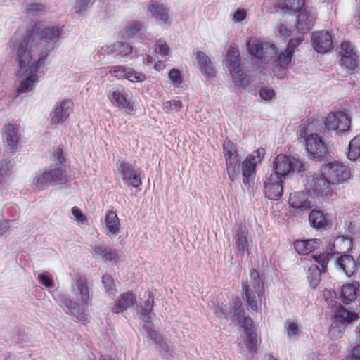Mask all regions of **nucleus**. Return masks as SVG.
<instances>
[{"mask_svg":"<svg viewBox=\"0 0 360 360\" xmlns=\"http://www.w3.org/2000/svg\"><path fill=\"white\" fill-rule=\"evenodd\" d=\"M60 34L58 27L40 25L24 38L17 53L20 78L18 94L32 91L35 86L38 82L37 70L44 65V60L53 49V41Z\"/></svg>","mask_w":360,"mask_h":360,"instance_id":"nucleus-1","label":"nucleus"},{"mask_svg":"<svg viewBox=\"0 0 360 360\" xmlns=\"http://www.w3.org/2000/svg\"><path fill=\"white\" fill-rule=\"evenodd\" d=\"M77 290L79 292V303L74 302L64 295H60L58 297V301L60 306L66 308L65 311L75 316L79 321H85L86 315L87 305L91 302L89 295V289L87 285L86 279L79 276L76 283Z\"/></svg>","mask_w":360,"mask_h":360,"instance_id":"nucleus-2","label":"nucleus"},{"mask_svg":"<svg viewBox=\"0 0 360 360\" xmlns=\"http://www.w3.org/2000/svg\"><path fill=\"white\" fill-rule=\"evenodd\" d=\"M153 303L154 300L150 293L148 294V297L143 306L137 304V297L134 292L127 291L122 293L119 299L115 302L112 312L114 314L123 312L136 305L135 311L139 319L146 323H150V314L153 311Z\"/></svg>","mask_w":360,"mask_h":360,"instance_id":"nucleus-3","label":"nucleus"},{"mask_svg":"<svg viewBox=\"0 0 360 360\" xmlns=\"http://www.w3.org/2000/svg\"><path fill=\"white\" fill-rule=\"evenodd\" d=\"M264 293L262 280L259 272L252 269L250 271V279L242 283L241 295L246 308L251 312H257L258 304L261 303V297Z\"/></svg>","mask_w":360,"mask_h":360,"instance_id":"nucleus-4","label":"nucleus"},{"mask_svg":"<svg viewBox=\"0 0 360 360\" xmlns=\"http://www.w3.org/2000/svg\"><path fill=\"white\" fill-rule=\"evenodd\" d=\"M314 131V124L312 122L307 120L299 125V135L304 139L309 155L319 160L326 155L328 149L322 139Z\"/></svg>","mask_w":360,"mask_h":360,"instance_id":"nucleus-5","label":"nucleus"},{"mask_svg":"<svg viewBox=\"0 0 360 360\" xmlns=\"http://www.w3.org/2000/svg\"><path fill=\"white\" fill-rule=\"evenodd\" d=\"M232 319L233 321H236L244 330L243 342L248 352L255 354L261 340L257 339L253 320L249 316H245V312L241 308L240 302L238 303V305L236 304L232 312Z\"/></svg>","mask_w":360,"mask_h":360,"instance_id":"nucleus-6","label":"nucleus"},{"mask_svg":"<svg viewBox=\"0 0 360 360\" xmlns=\"http://www.w3.org/2000/svg\"><path fill=\"white\" fill-rule=\"evenodd\" d=\"M305 188L310 196L323 200L331 198L334 194L330 182L322 172H315L307 176Z\"/></svg>","mask_w":360,"mask_h":360,"instance_id":"nucleus-7","label":"nucleus"},{"mask_svg":"<svg viewBox=\"0 0 360 360\" xmlns=\"http://www.w3.org/2000/svg\"><path fill=\"white\" fill-rule=\"evenodd\" d=\"M226 60H229V70L232 75L234 84L242 88H246L250 84L251 77L245 73L240 65L241 58L239 51L236 47H230L226 51Z\"/></svg>","mask_w":360,"mask_h":360,"instance_id":"nucleus-8","label":"nucleus"},{"mask_svg":"<svg viewBox=\"0 0 360 360\" xmlns=\"http://www.w3.org/2000/svg\"><path fill=\"white\" fill-rule=\"evenodd\" d=\"M304 170V164L302 161L290 155L280 154L274 158L272 174L285 179L295 172L300 173Z\"/></svg>","mask_w":360,"mask_h":360,"instance_id":"nucleus-9","label":"nucleus"},{"mask_svg":"<svg viewBox=\"0 0 360 360\" xmlns=\"http://www.w3.org/2000/svg\"><path fill=\"white\" fill-rule=\"evenodd\" d=\"M304 4L305 0H279L277 7L288 14L296 15L297 27L300 24L304 22L305 27L302 26L301 30H308L311 28V21Z\"/></svg>","mask_w":360,"mask_h":360,"instance_id":"nucleus-10","label":"nucleus"},{"mask_svg":"<svg viewBox=\"0 0 360 360\" xmlns=\"http://www.w3.org/2000/svg\"><path fill=\"white\" fill-rule=\"evenodd\" d=\"M323 170L331 185L342 184L351 177L349 167L338 160L326 164Z\"/></svg>","mask_w":360,"mask_h":360,"instance_id":"nucleus-11","label":"nucleus"},{"mask_svg":"<svg viewBox=\"0 0 360 360\" xmlns=\"http://www.w3.org/2000/svg\"><path fill=\"white\" fill-rule=\"evenodd\" d=\"M324 124L330 131L343 133L350 130L352 117L345 110L328 112L324 118Z\"/></svg>","mask_w":360,"mask_h":360,"instance_id":"nucleus-12","label":"nucleus"},{"mask_svg":"<svg viewBox=\"0 0 360 360\" xmlns=\"http://www.w3.org/2000/svg\"><path fill=\"white\" fill-rule=\"evenodd\" d=\"M248 52L255 58L269 61L274 58L277 54L275 45L264 43L256 38H251L247 43Z\"/></svg>","mask_w":360,"mask_h":360,"instance_id":"nucleus-13","label":"nucleus"},{"mask_svg":"<svg viewBox=\"0 0 360 360\" xmlns=\"http://www.w3.org/2000/svg\"><path fill=\"white\" fill-rule=\"evenodd\" d=\"M226 170L231 181L240 176V158L235 144L226 141Z\"/></svg>","mask_w":360,"mask_h":360,"instance_id":"nucleus-14","label":"nucleus"},{"mask_svg":"<svg viewBox=\"0 0 360 360\" xmlns=\"http://www.w3.org/2000/svg\"><path fill=\"white\" fill-rule=\"evenodd\" d=\"M151 323V322L146 323L143 326V329L157 345L156 348L162 355L167 358L172 356L174 350L173 347L169 345L168 340L165 338L161 333L153 330L150 326Z\"/></svg>","mask_w":360,"mask_h":360,"instance_id":"nucleus-15","label":"nucleus"},{"mask_svg":"<svg viewBox=\"0 0 360 360\" xmlns=\"http://www.w3.org/2000/svg\"><path fill=\"white\" fill-rule=\"evenodd\" d=\"M264 193L269 200L279 199L283 194V179L276 174H271L264 183Z\"/></svg>","mask_w":360,"mask_h":360,"instance_id":"nucleus-16","label":"nucleus"},{"mask_svg":"<svg viewBox=\"0 0 360 360\" xmlns=\"http://www.w3.org/2000/svg\"><path fill=\"white\" fill-rule=\"evenodd\" d=\"M311 42L314 50L319 53H326L333 47L332 35L329 32L320 30L313 32Z\"/></svg>","mask_w":360,"mask_h":360,"instance_id":"nucleus-17","label":"nucleus"},{"mask_svg":"<svg viewBox=\"0 0 360 360\" xmlns=\"http://www.w3.org/2000/svg\"><path fill=\"white\" fill-rule=\"evenodd\" d=\"M240 167L243 182L246 186L250 187L254 184L257 172V160L255 156L248 155L242 162Z\"/></svg>","mask_w":360,"mask_h":360,"instance_id":"nucleus-18","label":"nucleus"},{"mask_svg":"<svg viewBox=\"0 0 360 360\" xmlns=\"http://www.w3.org/2000/svg\"><path fill=\"white\" fill-rule=\"evenodd\" d=\"M289 205L294 213L302 214L311 208V202L307 193L303 191L294 192L290 195Z\"/></svg>","mask_w":360,"mask_h":360,"instance_id":"nucleus-19","label":"nucleus"},{"mask_svg":"<svg viewBox=\"0 0 360 360\" xmlns=\"http://www.w3.org/2000/svg\"><path fill=\"white\" fill-rule=\"evenodd\" d=\"M117 170L122 174V179L129 185L138 188L141 184L140 172L135 169L132 165L122 162Z\"/></svg>","mask_w":360,"mask_h":360,"instance_id":"nucleus-20","label":"nucleus"},{"mask_svg":"<svg viewBox=\"0 0 360 360\" xmlns=\"http://www.w3.org/2000/svg\"><path fill=\"white\" fill-rule=\"evenodd\" d=\"M72 102L66 99L56 105L51 113V123L58 124L65 122L72 110Z\"/></svg>","mask_w":360,"mask_h":360,"instance_id":"nucleus-21","label":"nucleus"},{"mask_svg":"<svg viewBox=\"0 0 360 360\" xmlns=\"http://www.w3.org/2000/svg\"><path fill=\"white\" fill-rule=\"evenodd\" d=\"M359 316L357 313L346 309L341 304L335 307L332 317L333 323L341 326H347L358 321Z\"/></svg>","mask_w":360,"mask_h":360,"instance_id":"nucleus-22","label":"nucleus"},{"mask_svg":"<svg viewBox=\"0 0 360 360\" xmlns=\"http://www.w3.org/2000/svg\"><path fill=\"white\" fill-rule=\"evenodd\" d=\"M104 232L110 238L117 236L121 229V224L117 214L112 210L107 212L105 217Z\"/></svg>","mask_w":360,"mask_h":360,"instance_id":"nucleus-23","label":"nucleus"},{"mask_svg":"<svg viewBox=\"0 0 360 360\" xmlns=\"http://www.w3.org/2000/svg\"><path fill=\"white\" fill-rule=\"evenodd\" d=\"M20 130L18 127L12 124H7L4 128L3 135L6 146L12 150H16L20 139Z\"/></svg>","mask_w":360,"mask_h":360,"instance_id":"nucleus-24","label":"nucleus"},{"mask_svg":"<svg viewBox=\"0 0 360 360\" xmlns=\"http://www.w3.org/2000/svg\"><path fill=\"white\" fill-rule=\"evenodd\" d=\"M94 256L104 262H112L116 264L120 259V253L118 250L106 246L98 245L93 249Z\"/></svg>","mask_w":360,"mask_h":360,"instance_id":"nucleus-25","label":"nucleus"},{"mask_svg":"<svg viewBox=\"0 0 360 360\" xmlns=\"http://www.w3.org/2000/svg\"><path fill=\"white\" fill-rule=\"evenodd\" d=\"M330 250L333 254L346 255L352 248V241L347 237L338 236L332 242L330 241Z\"/></svg>","mask_w":360,"mask_h":360,"instance_id":"nucleus-26","label":"nucleus"},{"mask_svg":"<svg viewBox=\"0 0 360 360\" xmlns=\"http://www.w3.org/2000/svg\"><path fill=\"white\" fill-rule=\"evenodd\" d=\"M321 241L319 239L297 240L294 242V248L300 255H307L319 248Z\"/></svg>","mask_w":360,"mask_h":360,"instance_id":"nucleus-27","label":"nucleus"},{"mask_svg":"<svg viewBox=\"0 0 360 360\" xmlns=\"http://www.w3.org/2000/svg\"><path fill=\"white\" fill-rule=\"evenodd\" d=\"M336 264L348 277L353 276L357 269L355 260L349 255H342L337 259Z\"/></svg>","mask_w":360,"mask_h":360,"instance_id":"nucleus-28","label":"nucleus"},{"mask_svg":"<svg viewBox=\"0 0 360 360\" xmlns=\"http://www.w3.org/2000/svg\"><path fill=\"white\" fill-rule=\"evenodd\" d=\"M105 51L108 55L115 56H125L130 54L132 51V46L127 42H115L110 46H107Z\"/></svg>","mask_w":360,"mask_h":360,"instance_id":"nucleus-29","label":"nucleus"},{"mask_svg":"<svg viewBox=\"0 0 360 360\" xmlns=\"http://www.w3.org/2000/svg\"><path fill=\"white\" fill-rule=\"evenodd\" d=\"M196 59L200 69L204 72L207 77H210L214 76L215 70L210 58L207 54H205V53L203 51H197Z\"/></svg>","mask_w":360,"mask_h":360,"instance_id":"nucleus-30","label":"nucleus"},{"mask_svg":"<svg viewBox=\"0 0 360 360\" xmlns=\"http://www.w3.org/2000/svg\"><path fill=\"white\" fill-rule=\"evenodd\" d=\"M309 221L314 228H326L330 225L331 222L321 210H313L309 215Z\"/></svg>","mask_w":360,"mask_h":360,"instance_id":"nucleus-31","label":"nucleus"},{"mask_svg":"<svg viewBox=\"0 0 360 360\" xmlns=\"http://www.w3.org/2000/svg\"><path fill=\"white\" fill-rule=\"evenodd\" d=\"M32 184L39 190L53 186V179H51L49 170L37 172L32 179Z\"/></svg>","mask_w":360,"mask_h":360,"instance_id":"nucleus-32","label":"nucleus"},{"mask_svg":"<svg viewBox=\"0 0 360 360\" xmlns=\"http://www.w3.org/2000/svg\"><path fill=\"white\" fill-rule=\"evenodd\" d=\"M358 286L354 284H346L340 291V299L345 304H349L356 299Z\"/></svg>","mask_w":360,"mask_h":360,"instance_id":"nucleus-33","label":"nucleus"},{"mask_svg":"<svg viewBox=\"0 0 360 360\" xmlns=\"http://www.w3.org/2000/svg\"><path fill=\"white\" fill-rule=\"evenodd\" d=\"M108 98L110 102L115 105L129 111L133 110L132 105L127 101L125 96L118 91H109Z\"/></svg>","mask_w":360,"mask_h":360,"instance_id":"nucleus-34","label":"nucleus"},{"mask_svg":"<svg viewBox=\"0 0 360 360\" xmlns=\"http://www.w3.org/2000/svg\"><path fill=\"white\" fill-rule=\"evenodd\" d=\"M148 11L159 24H165L168 20V11L162 5L152 4Z\"/></svg>","mask_w":360,"mask_h":360,"instance_id":"nucleus-35","label":"nucleus"},{"mask_svg":"<svg viewBox=\"0 0 360 360\" xmlns=\"http://www.w3.org/2000/svg\"><path fill=\"white\" fill-rule=\"evenodd\" d=\"M347 158L354 161L360 158V135L354 136L348 146Z\"/></svg>","mask_w":360,"mask_h":360,"instance_id":"nucleus-36","label":"nucleus"},{"mask_svg":"<svg viewBox=\"0 0 360 360\" xmlns=\"http://www.w3.org/2000/svg\"><path fill=\"white\" fill-rule=\"evenodd\" d=\"M317 265H311L308 269L307 279L311 288H315L321 281V276L323 272Z\"/></svg>","mask_w":360,"mask_h":360,"instance_id":"nucleus-37","label":"nucleus"},{"mask_svg":"<svg viewBox=\"0 0 360 360\" xmlns=\"http://www.w3.org/2000/svg\"><path fill=\"white\" fill-rule=\"evenodd\" d=\"M155 52L158 58L167 60L172 54L170 48L167 41L163 39L157 41L155 47Z\"/></svg>","mask_w":360,"mask_h":360,"instance_id":"nucleus-38","label":"nucleus"},{"mask_svg":"<svg viewBox=\"0 0 360 360\" xmlns=\"http://www.w3.org/2000/svg\"><path fill=\"white\" fill-rule=\"evenodd\" d=\"M247 231L243 229L242 226L236 231L235 235L236 244L239 250L242 252L248 251Z\"/></svg>","mask_w":360,"mask_h":360,"instance_id":"nucleus-39","label":"nucleus"},{"mask_svg":"<svg viewBox=\"0 0 360 360\" xmlns=\"http://www.w3.org/2000/svg\"><path fill=\"white\" fill-rule=\"evenodd\" d=\"M51 179H53V186L56 184H63L67 181V175L65 171L60 169H49Z\"/></svg>","mask_w":360,"mask_h":360,"instance_id":"nucleus-40","label":"nucleus"},{"mask_svg":"<svg viewBox=\"0 0 360 360\" xmlns=\"http://www.w3.org/2000/svg\"><path fill=\"white\" fill-rule=\"evenodd\" d=\"M169 83L175 88H179L183 83V77L180 71L176 68H172L168 72Z\"/></svg>","mask_w":360,"mask_h":360,"instance_id":"nucleus-41","label":"nucleus"},{"mask_svg":"<svg viewBox=\"0 0 360 360\" xmlns=\"http://www.w3.org/2000/svg\"><path fill=\"white\" fill-rule=\"evenodd\" d=\"M293 54L294 53L292 51L287 48L283 51H281L277 57L279 65L285 69V68L290 63Z\"/></svg>","mask_w":360,"mask_h":360,"instance_id":"nucleus-42","label":"nucleus"},{"mask_svg":"<svg viewBox=\"0 0 360 360\" xmlns=\"http://www.w3.org/2000/svg\"><path fill=\"white\" fill-rule=\"evenodd\" d=\"M340 65L345 66L349 70H353L357 66L356 55H342L340 58Z\"/></svg>","mask_w":360,"mask_h":360,"instance_id":"nucleus-43","label":"nucleus"},{"mask_svg":"<svg viewBox=\"0 0 360 360\" xmlns=\"http://www.w3.org/2000/svg\"><path fill=\"white\" fill-rule=\"evenodd\" d=\"M146 78V77L143 73L137 72L131 68H127L126 79L131 82H142Z\"/></svg>","mask_w":360,"mask_h":360,"instance_id":"nucleus-44","label":"nucleus"},{"mask_svg":"<svg viewBox=\"0 0 360 360\" xmlns=\"http://www.w3.org/2000/svg\"><path fill=\"white\" fill-rule=\"evenodd\" d=\"M94 1L95 0H77L74 8L75 13L82 14L93 5Z\"/></svg>","mask_w":360,"mask_h":360,"instance_id":"nucleus-45","label":"nucleus"},{"mask_svg":"<svg viewBox=\"0 0 360 360\" xmlns=\"http://www.w3.org/2000/svg\"><path fill=\"white\" fill-rule=\"evenodd\" d=\"M127 68L128 67L123 65L113 66L110 70V73L117 79H123L126 78Z\"/></svg>","mask_w":360,"mask_h":360,"instance_id":"nucleus-46","label":"nucleus"},{"mask_svg":"<svg viewBox=\"0 0 360 360\" xmlns=\"http://www.w3.org/2000/svg\"><path fill=\"white\" fill-rule=\"evenodd\" d=\"M44 10V6L41 4L33 3L27 5L26 11L30 15H38Z\"/></svg>","mask_w":360,"mask_h":360,"instance_id":"nucleus-47","label":"nucleus"},{"mask_svg":"<svg viewBox=\"0 0 360 360\" xmlns=\"http://www.w3.org/2000/svg\"><path fill=\"white\" fill-rule=\"evenodd\" d=\"M183 107V104L181 101L176 100H172L167 101L164 103V110L169 112L170 111L178 112Z\"/></svg>","mask_w":360,"mask_h":360,"instance_id":"nucleus-48","label":"nucleus"},{"mask_svg":"<svg viewBox=\"0 0 360 360\" xmlns=\"http://www.w3.org/2000/svg\"><path fill=\"white\" fill-rule=\"evenodd\" d=\"M325 301L328 304L329 307H333L334 303H336L335 299L337 298V293L333 290L326 289L323 292Z\"/></svg>","mask_w":360,"mask_h":360,"instance_id":"nucleus-49","label":"nucleus"},{"mask_svg":"<svg viewBox=\"0 0 360 360\" xmlns=\"http://www.w3.org/2000/svg\"><path fill=\"white\" fill-rule=\"evenodd\" d=\"M329 254L328 253H322L319 255H314V259L320 264L322 271H326L327 265L329 261Z\"/></svg>","mask_w":360,"mask_h":360,"instance_id":"nucleus-50","label":"nucleus"},{"mask_svg":"<svg viewBox=\"0 0 360 360\" xmlns=\"http://www.w3.org/2000/svg\"><path fill=\"white\" fill-rule=\"evenodd\" d=\"M103 284L109 293H113L115 291L114 281L110 274H105L102 278Z\"/></svg>","mask_w":360,"mask_h":360,"instance_id":"nucleus-51","label":"nucleus"},{"mask_svg":"<svg viewBox=\"0 0 360 360\" xmlns=\"http://www.w3.org/2000/svg\"><path fill=\"white\" fill-rule=\"evenodd\" d=\"M51 158L52 161L54 162L56 165L62 164L65 160L63 149L59 147L54 148Z\"/></svg>","mask_w":360,"mask_h":360,"instance_id":"nucleus-52","label":"nucleus"},{"mask_svg":"<svg viewBox=\"0 0 360 360\" xmlns=\"http://www.w3.org/2000/svg\"><path fill=\"white\" fill-rule=\"evenodd\" d=\"M341 56L342 55H356V51L354 50L353 46L349 41H344L342 42L341 45Z\"/></svg>","mask_w":360,"mask_h":360,"instance_id":"nucleus-53","label":"nucleus"},{"mask_svg":"<svg viewBox=\"0 0 360 360\" xmlns=\"http://www.w3.org/2000/svg\"><path fill=\"white\" fill-rule=\"evenodd\" d=\"M10 162L7 160H0V176H7L11 173V167H10Z\"/></svg>","mask_w":360,"mask_h":360,"instance_id":"nucleus-54","label":"nucleus"},{"mask_svg":"<svg viewBox=\"0 0 360 360\" xmlns=\"http://www.w3.org/2000/svg\"><path fill=\"white\" fill-rule=\"evenodd\" d=\"M141 26L140 23H134L133 25L126 29L124 37L126 38H131L134 37L141 30Z\"/></svg>","mask_w":360,"mask_h":360,"instance_id":"nucleus-55","label":"nucleus"},{"mask_svg":"<svg viewBox=\"0 0 360 360\" xmlns=\"http://www.w3.org/2000/svg\"><path fill=\"white\" fill-rule=\"evenodd\" d=\"M259 96L264 101H270L274 98L275 92L272 89L263 87L259 91Z\"/></svg>","mask_w":360,"mask_h":360,"instance_id":"nucleus-56","label":"nucleus"},{"mask_svg":"<svg viewBox=\"0 0 360 360\" xmlns=\"http://www.w3.org/2000/svg\"><path fill=\"white\" fill-rule=\"evenodd\" d=\"M247 12L244 8H238L232 16V21L235 23L242 22L247 18Z\"/></svg>","mask_w":360,"mask_h":360,"instance_id":"nucleus-57","label":"nucleus"},{"mask_svg":"<svg viewBox=\"0 0 360 360\" xmlns=\"http://www.w3.org/2000/svg\"><path fill=\"white\" fill-rule=\"evenodd\" d=\"M302 41V37H297L291 39L288 43L287 49L292 51V52L294 53L295 48L298 46Z\"/></svg>","mask_w":360,"mask_h":360,"instance_id":"nucleus-58","label":"nucleus"},{"mask_svg":"<svg viewBox=\"0 0 360 360\" xmlns=\"http://www.w3.org/2000/svg\"><path fill=\"white\" fill-rule=\"evenodd\" d=\"M287 334L288 337L294 336L298 334V326L295 322L288 323V326H285Z\"/></svg>","mask_w":360,"mask_h":360,"instance_id":"nucleus-59","label":"nucleus"},{"mask_svg":"<svg viewBox=\"0 0 360 360\" xmlns=\"http://www.w3.org/2000/svg\"><path fill=\"white\" fill-rule=\"evenodd\" d=\"M72 214L78 223L82 224L86 220V217L83 214L82 210L77 207L72 208Z\"/></svg>","mask_w":360,"mask_h":360,"instance_id":"nucleus-60","label":"nucleus"},{"mask_svg":"<svg viewBox=\"0 0 360 360\" xmlns=\"http://www.w3.org/2000/svg\"><path fill=\"white\" fill-rule=\"evenodd\" d=\"M276 30L281 36L284 37H288L290 36V34H291V32L288 28V27L285 25L282 24V23L278 24L276 26Z\"/></svg>","mask_w":360,"mask_h":360,"instance_id":"nucleus-61","label":"nucleus"},{"mask_svg":"<svg viewBox=\"0 0 360 360\" xmlns=\"http://www.w3.org/2000/svg\"><path fill=\"white\" fill-rule=\"evenodd\" d=\"M39 281L46 287L51 288L53 283L51 279L44 274H41L38 276Z\"/></svg>","mask_w":360,"mask_h":360,"instance_id":"nucleus-62","label":"nucleus"},{"mask_svg":"<svg viewBox=\"0 0 360 360\" xmlns=\"http://www.w3.org/2000/svg\"><path fill=\"white\" fill-rule=\"evenodd\" d=\"M10 226V222L8 221H0V236L4 234Z\"/></svg>","mask_w":360,"mask_h":360,"instance_id":"nucleus-63","label":"nucleus"},{"mask_svg":"<svg viewBox=\"0 0 360 360\" xmlns=\"http://www.w3.org/2000/svg\"><path fill=\"white\" fill-rule=\"evenodd\" d=\"M256 153L255 159H257L259 162H261L265 155V150L264 148H258L255 152Z\"/></svg>","mask_w":360,"mask_h":360,"instance_id":"nucleus-64","label":"nucleus"}]
</instances>
